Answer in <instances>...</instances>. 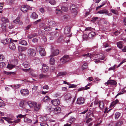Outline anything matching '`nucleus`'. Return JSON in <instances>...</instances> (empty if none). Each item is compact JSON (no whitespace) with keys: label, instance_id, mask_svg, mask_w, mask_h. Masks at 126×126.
I'll return each instance as SVG.
<instances>
[{"label":"nucleus","instance_id":"obj_1","mask_svg":"<svg viewBox=\"0 0 126 126\" xmlns=\"http://www.w3.org/2000/svg\"><path fill=\"white\" fill-rule=\"evenodd\" d=\"M27 55L28 56L30 57H34L36 55V51L33 48H29L27 50Z\"/></svg>","mask_w":126,"mask_h":126},{"label":"nucleus","instance_id":"obj_2","mask_svg":"<svg viewBox=\"0 0 126 126\" xmlns=\"http://www.w3.org/2000/svg\"><path fill=\"white\" fill-rule=\"evenodd\" d=\"M10 42L9 45V47L10 49L13 50H15L16 47L15 44L13 43V42H16L17 40H14L11 38L10 39Z\"/></svg>","mask_w":126,"mask_h":126},{"label":"nucleus","instance_id":"obj_3","mask_svg":"<svg viewBox=\"0 0 126 126\" xmlns=\"http://www.w3.org/2000/svg\"><path fill=\"white\" fill-rule=\"evenodd\" d=\"M70 60V58L68 55H65L61 58L60 59V61H62L61 62L62 64H64L66 62H69Z\"/></svg>","mask_w":126,"mask_h":126},{"label":"nucleus","instance_id":"obj_4","mask_svg":"<svg viewBox=\"0 0 126 126\" xmlns=\"http://www.w3.org/2000/svg\"><path fill=\"white\" fill-rule=\"evenodd\" d=\"M21 10L24 13H26L28 10H32V8L28 5H22L21 8Z\"/></svg>","mask_w":126,"mask_h":126},{"label":"nucleus","instance_id":"obj_5","mask_svg":"<svg viewBox=\"0 0 126 126\" xmlns=\"http://www.w3.org/2000/svg\"><path fill=\"white\" fill-rule=\"evenodd\" d=\"M61 108L60 107H57L54 109L53 108V110L51 112H53V115L54 114H57L60 113L61 112Z\"/></svg>","mask_w":126,"mask_h":126},{"label":"nucleus","instance_id":"obj_6","mask_svg":"<svg viewBox=\"0 0 126 126\" xmlns=\"http://www.w3.org/2000/svg\"><path fill=\"white\" fill-rule=\"evenodd\" d=\"M20 92L21 95L23 96L27 95L29 93V91L27 89L21 90Z\"/></svg>","mask_w":126,"mask_h":126},{"label":"nucleus","instance_id":"obj_7","mask_svg":"<svg viewBox=\"0 0 126 126\" xmlns=\"http://www.w3.org/2000/svg\"><path fill=\"white\" fill-rule=\"evenodd\" d=\"M39 52L40 55L42 56H45L46 55V52L44 48L41 47H39Z\"/></svg>","mask_w":126,"mask_h":126},{"label":"nucleus","instance_id":"obj_8","mask_svg":"<svg viewBox=\"0 0 126 126\" xmlns=\"http://www.w3.org/2000/svg\"><path fill=\"white\" fill-rule=\"evenodd\" d=\"M85 99L84 98L82 97H80L78 98L77 103L79 105L82 104L84 103Z\"/></svg>","mask_w":126,"mask_h":126},{"label":"nucleus","instance_id":"obj_9","mask_svg":"<svg viewBox=\"0 0 126 126\" xmlns=\"http://www.w3.org/2000/svg\"><path fill=\"white\" fill-rule=\"evenodd\" d=\"M51 54L49 56V57L55 56L58 54L59 52V50L58 49L53 50L52 49Z\"/></svg>","mask_w":126,"mask_h":126},{"label":"nucleus","instance_id":"obj_10","mask_svg":"<svg viewBox=\"0 0 126 126\" xmlns=\"http://www.w3.org/2000/svg\"><path fill=\"white\" fill-rule=\"evenodd\" d=\"M46 110L48 114H49L51 115H53V112H51L53 110V108L51 106L47 107L46 108Z\"/></svg>","mask_w":126,"mask_h":126},{"label":"nucleus","instance_id":"obj_11","mask_svg":"<svg viewBox=\"0 0 126 126\" xmlns=\"http://www.w3.org/2000/svg\"><path fill=\"white\" fill-rule=\"evenodd\" d=\"M109 84L116 85L117 84V82L115 80H114L109 79L105 83V85L106 86Z\"/></svg>","mask_w":126,"mask_h":126},{"label":"nucleus","instance_id":"obj_12","mask_svg":"<svg viewBox=\"0 0 126 126\" xmlns=\"http://www.w3.org/2000/svg\"><path fill=\"white\" fill-rule=\"evenodd\" d=\"M51 102L54 106H57L60 103V102L58 99H55L51 101Z\"/></svg>","mask_w":126,"mask_h":126},{"label":"nucleus","instance_id":"obj_13","mask_svg":"<svg viewBox=\"0 0 126 126\" xmlns=\"http://www.w3.org/2000/svg\"><path fill=\"white\" fill-rule=\"evenodd\" d=\"M71 28L69 26H66L64 28V32L65 34H67L70 32Z\"/></svg>","mask_w":126,"mask_h":126},{"label":"nucleus","instance_id":"obj_14","mask_svg":"<svg viewBox=\"0 0 126 126\" xmlns=\"http://www.w3.org/2000/svg\"><path fill=\"white\" fill-rule=\"evenodd\" d=\"M27 104L30 108H33L34 106L36 105V103L34 102L30 101L28 102Z\"/></svg>","mask_w":126,"mask_h":126},{"label":"nucleus","instance_id":"obj_15","mask_svg":"<svg viewBox=\"0 0 126 126\" xmlns=\"http://www.w3.org/2000/svg\"><path fill=\"white\" fill-rule=\"evenodd\" d=\"M20 20V18L19 17H17L13 21V22L14 23H15L16 24L18 23V24L19 25H21L23 24V23L22 22H19Z\"/></svg>","mask_w":126,"mask_h":126},{"label":"nucleus","instance_id":"obj_16","mask_svg":"<svg viewBox=\"0 0 126 126\" xmlns=\"http://www.w3.org/2000/svg\"><path fill=\"white\" fill-rule=\"evenodd\" d=\"M96 55L98 59L103 60H104L105 58V56L103 54L101 53H100L97 54Z\"/></svg>","mask_w":126,"mask_h":126},{"label":"nucleus","instance_id":"obj_17","mask_svg":"<svg viewBox=\"0 0 126 126\" xmlns=\"http://www.w3.org/2000/svg\"><path fill=\"white\" fill-rule=\"evenodd\" d=\"M41 105L40 104H37L36 103V105L34 106L33 107L34 110L36 111H38L40 110Z\"/></svg>","mask_w":126,"mask_h":126},{"label":"nucleus","instance_id":"obj_18","mask_svg":"<svg viewBox=\"0 0 126 126\" xmlns=\"http://www.w3.org/2000/svg\"><path fill=\"white\" fill-rule=\"evenodd\" d=\"M42 71L45 73L47 72L48 70V67L46 64H43L42 65Z\"/></svg>","mask_w":126,"mask_h":126},{"label":"nucleus","instance_id":"obj_19","mask_svg":"<svg viewBox=\"0 0 126 126\" xmlns=\"http://www.w3.org/2000/svg\"><path fill=\"white\" fill-rule=\"evenodd\" d=\"M38 16L36 13L34 12L32 13L30 16L31 18L34 19H35L37 18Z\"/></svg>","mask_w":126,"mask_h":126},{"label":"nucleus","instance_id":"obj_20","mask_svg":"<svg viewBox=\"0 0 126 126\" xmlns=\"http://www.w3.org/2000/svg\"><path fill=\"white\" fill-rule=\"evenodd\" d=\"M27 49V47H23L21 46H18V50L19 52H23L25 51Z\"/></svg>","mask_w":126,"mask_h":126},{"label":"nucleus","instance_id":"obj_21","mask_svg":"<svg viewBox=\"0 0 126 126\" xmlns=\"http://www.w3.org/2000/svg\"><path fill=\"white\" fill-rule=\"evenodd\" d=\"M65 98L66 100H69L70 101L71 99L72 98V96L70 94L68 93L65 95Z\"/></svg>","mask_w":126,"mask_h":126},{"label":"nucleus","instance_id":"obj_22","mask_svg":"<svg viewBox=\"0 0 126 126\" xmlns=\"http://www.w3.org/2000/svg\"><path fill=\"white\" fill-rule=\"evenodd\" d=\"M78 9H75L73 10H70L71 11L72 15L74 16H76L78 13L77 12Z\"/></svg>","mask_w":126,"mask_h":126},{"label":"nucleus","instance_id":"obj_23","mask_svg":"<svg viewBox=\"0 0 126 126\" xmlns=\"http://www.w3.org/2000/svg\"><path fill=\"white\" fill-rule=\"evenodd\" d=\"M48 22V25L49 26L55 27L57 25V24L55 21H51L50 22Z\"/></svg>","mask_w":126,"mask_h":126},{"label":"nucleus","instance_id":"obj_24","mask_svg":"<svg viewBox=\"0 0 126 126\" xmlns=\"http://www.w3.org/2000/svg\"><path fill=\"white\" fill-rule=\"evenodd\" d=\"M1 42L4 45L7 44L10 42L9 40L8 39H6L5 40H1Z\"/></svg>","mask_w":126,"mask_h":126},{"label":"nucleus","instance_id":"obj_25","mask_svg":"<svg viewBox=\"0 0 126 126\" xmlns=\"http://www.w3.org/2000/svg\"><path fill=\"white\" fill-rule=\"evenodd\" d=\"M48 76L47 75L41 74L39 75V79H45L47 78Z\"/></svg>","mask_w":126,"mask_h":126},{"label":"nucleus","instance_id":"obj_26","mask_svg":"<svg viewBox=\"0 0 126 126\" xmlns=\"http://www.w3.org/2000/svg\"><path fill=\"white\" fill-rule=\"evenodd\" d=\"M76 120V119L73 117H71L68 120L69 122L71 124H72Z\"/></svg>","mask_w":126,"mask_h":126},{"label":"nucleus","instance_id":"obj_27","mask_svg":"<svg viewBox=\"0 0 126 126\" xmlns=\"http://www.w3.org/2000/svg\"><path fill=\"white\" fill-rule=\"evenodd\" d=\"M50 35L53 36L54 37V38H56L59 35L58 33L56 32H51L50 33Z\"/></svg>","mask_w":126,"mask_h":126},{"label":"nucleus","instance_id":"obj_28","mask_svg":"<svg viewBox=\"0 0 126 126\" xmlns=\"http://www.w3.org/2000/svg\"><path fill=\"white\" fill-rule=\"evenodd\" d=\"M99 107L101 110H102L104 108V103L102 101H100L99 103Z\"/></svg>","mask_w":126,"mask_h":126},{"label":"nucleus","instance_id":"obj_29","mask_svg":"<svg viewBox=\"0 0 126 126\" xmlns=\"http://www.w3.org/2000/svg\"><path fill=\"white\" fill-rule=\"evenodd\" d=\"M97 13L100 14H107L108 13V12L107 10L104 9L98 11Z\"/></svg>","mask_w":126,"mask_h":126},{"label":"nucleus","instance_id":"obj_30","mask_svg":"<svg viewBox=\"0 0 126 126\" xmlns=\"http://www.w3.org/2000/svg\"><path fill=\"white\" fill-rule=\"evenodd\" d=\"M93 55L91 54L87 53L86 54H84L82 55L83 57H85V58H86L87 57H89L90 58L92 57Z\"/></svg>","mask_w":126,"mask_h":126},{"label":"nucleus","instance_id":"obj_31","mask_svg":"<svg viewBox=\"0 0 126 126\" xmlns=\"http://www.w3.org/2000/svg\"><path fill=\"white\" fill-rule=\"evenodd\" d=\"M1 20V21L4 23H8L9 21L8 18L4 17H2Z\"/></svg>","mask_w":126,"mask_h":126},{"label":"nucleus","instance_id":"obj_32","mask_svg":"<svg viewBox=\"0 0 126 126\" xmlns=\"http://www.w3.org/2000/svg\"><path fill=\"white\" fill-rule=\"evenodd\" d=\"M37 34L36 33H34L31 34H29L28 36V37L29 39H31L34 37L37 36Z\"/></svg>","mask_w":126,"mask_h":126},{"label":"nucleus","instance_id":"obj_33","mask_svg":"<svg viewBox=\"0 0 126 126\" xmlns=\"http://www.w3.org/2000/svg\"><path fill=\"white\" fill-rule=\"evenodd\" d=\"M19 44L27 46V43L26 41L24 40H21L19 41Z\"/></svg>","mask_w":126,"mask_h":126},{"label":"nucleus","instance_id":"obj_34","mask_svg":"<svg viewBox=\"0 0 126 126\" xmlns=\"http://www.w3.org/2000/svg\"><path fill=\"white\" fill-rule=\"evenodd\" d=\"M67 74V73L65 72H60L57 75L58 77H61Z\"/></svg>","mask_w":126,"mask_h":126},{"label":"nucleus","instance_id":"obj_35","mask_svg":"<svg viewBox=\"0 0 126 126\" xmlns=\"http://www.w3.org/2000/svg\"><path fill=\"white\" fill-rule=\"evenodd\" d=\"M24 122L28 123L32 122V120L31 119L26 117H24Z\"/></svg>","mask_w":126,"mask_h":126},{"label":"nucleus","instance_id":"obj_36","mask_svg":"<svg viewBox=\"0 0 126 126\" xmlns=\"http://www.w3.org/2000/svg\"><path fill=\"white\" fill-rule=\"evenodd\" d=\"M95 33L94 32H90L88 34V36L90 38L93 37L95 35Z\"/></svg>","mask_w":126,"mask_h":126},{"label":"nucleus","instance_id":"obj_37","mask_svg":"<svg viewBox=\"0 0 126 126\" xmlns=\"http://www.w3.org/2000/svg\"><path fill=\"white\" fill-rule=\"evenodd\" d=\"M88 67L87 63H86L83 64L82 66V70H83L87 68Z\"/></svg>","mask_w":126,"mask_h":126},{"label":"nucleus","instance_id":"obj_38","mask_svg":"<svg viewBox=\"0 0 126 126\" xmlns=\"http://www.w3.org/2000/svg\"><path fill=\"white\" fill-rule=\"evenodd\" d=\"M119 102L118 100L117 99H116L114 101L112 102L111 105V106H113L114 105L118 103Z\"/></svg>","mask_w":126,"mask_h":126},{"label":"nucleus","instance_id":"obj_39","mask_svg":"<svg viewBox=\"0 0 126 126\" xmlns=\"http://www.w3.org/2000/svg\"><path fill=\"white\" fill-rule=\"evenodd\" d=\"M123 124L122 121H118L115 124V126H121Z\"/></svg>","mask_w":126,"mask_h":126},{"label":"nucleus","instance_id":"obj_40","mask_svg":"<svg viewBox=\"0 0 126 126\" xmlns=\"http://www.w3.org/2000/svg\"><path fill=\"white\" fill-rule=\"evenodd\" d=\"M52 28L49 26L45 27L44 28V30L47 31H48L51 30Z\"/></svg>","mask_w":126,"mask_h":126},{"label":"nucleus","instance_id":"obj_41","mask_svg":"<svg viewBox=\"0 0 126 126\" xmlns=\"http://www.w3.org/2000/svg\"><path fill=\"white\" fill-rule=\"evenodd\" d=\"M22 65L24 66V67L26 68L28 67H29V63L27 62H24L22 64Z\"/></svg>","mask_w":126,"mask_h":126},{"label":"nucleus","instance_id":"obj_42","mask_svg":"<svg viewBox=\"0 0 126 126\" xmlns=\"http://www.w3.org/2000/svg\"><path fill=\"white\" fill-rule=\"evenodd\" d=\"M1 118L4 119L6 120V121H7V122L9 123L10 124H12L13 123L12 122V121H10L9 120H8V118L6 117H1Z\"/></svg>","mask_w":126,"mask_h":126},{"label":"nucleus","instance_id":"obj_43","mask_svg":"<svg viewBox=\"0 0 126 126\" xmlns=\"http://www.w3.org/2000/svg\"><path fill=\"white\" fill-rule=\"evenodd\" d=\"M50 63L52 65H53L55 63V60L53 58H51L49 60Z\"/></svg>","mask_w":126,"mask_h":126},{"label":"nucleus","instance_id":"obj_44","mask_svg":"<svg viewBox=\"0 0 126 126\" xmlns=\"http://www.w3.org/2000/svg\"><path fill=\"white\" fill-rule=\"evenodd\" d=\"M120 113L118 112H116L115 114V119H117L120 116Z\"/></svg>","mask_w":126,"mask_h":126},{"label":"nucleus","instance_id":"obj_45","mask_svg":"<svg viewBox=\"0 0 126 126\" xmlns=\"http://www.w3.org/2000/svg\"><path fill=\"white\" fill-rule=\"evenodd\" d=\"M56 14L58 15H60L62 13V11L59 9H57L56 11Z\"/></svg>","mask_w":126,"mask_h":126},{"label":"nucleus","instance_id":"obj_46","mask_svg":"<svg viewBox=\"0 0 126 126\" xmlns=\"http://www.w3.org/2000/svg\"><path fill=\"white\" fill-rule=\"evenodd\" d=\"M75 9H78V8L74 4H72L71 6L70 10H71Z\"/></svg>","mask_w":126,"mask_h":126},{"label":"nucleus","instance_id":"obj_47","mask_svg":"<svg viewBox=\"0 0 126 126\" xmlns=\"http://www.w3.org/2000/svg\"><path fill=\"white\" fill-rule=\"evenodd\" d=\"M107 1H106L105 2H102V4L100 6H98V7H97L96 8V10H97L98 8H100V7H102L104 5H105L106 3H107Z\"/></svg>","mask_w":126,"mask_h":126},{"label":"nucleus","instance_id":"obj_48","mask_svg":"<svg viewBox=\"0 0 126 126\" xmlns=\"http://www.w3.org/2000/svg\"><path fill=\"white\" fill-rule=\"evenodd\" d=\"M117 46L118 47L120 48H122V46L121 42H117Z\"/></svg>","mask_w":126,"mask_h":126},{"label":"nucleus","instance_id":"obj_49","mask_svg":"<svg viewBox=\"0 0 126 126\" xmlns=\"http://www.w3.org/2000/svg\"><path fill=\"white\" fill-rule=\"evenodd\" d=\"M122 36V37L121 38V40H123L125 42H126V35L123 34Z\"/></svg>","mask_w":126,"mask_h":126},{"label":"nucleus","instance_id":"obj_50","mask_svg":"<svg viewBox=\"0 0 126 126\" xmlns=\"http://www.w3.org/2000/svg\"><path fill=\"white\" fill-rule=\"evenodd\" d=\"M111 12L114 14L118 15V12L116 10L111 9Z\"/></svg>","mask_w":126,"mask_h":126},{"label":"nucleus","instance_id":"obj_51","mask_svg":"<svg viewBox=\"0 0 126 126\" xmlns=\"http://www.w3.org/2000/svg\"><path fill=\"white\" fill-rule=\"evenodd\" d=\"M49 99V97L48 96H46L44 98L43 101L44 102H46Z\"/></svg>","mask_w":126,"mask_h":126},{"label":"nucleus","instance_id":"obj_52","mask_svg":"<svg viewBox=\"0 0 126 126\" xmlns=\"http://www.w3.org/2000/svg\"><path fill=\"white\" fill-rule=\"evenodd\" d=\"M61 9L62 10L64 11H67L68 10L67 7L64 6H62L61 7Z\"/></svg>","mask_w":126,"mask_h":126},{"label":"nucleus","instance_id":"obj_53","mask_svg":"<svg viewBox=\"0 0 126 126\" xmlns=\"http://www.w3.org/2000/svg\"><path fill=\"white\" fill-rule=\"evenodd\" d=\"M49 3L52 5H54L56 3V2L54 0H50L49 1Z\"/></svg>","mask_w":126,"mask_h":126},{"label":"nucleus","instance_id":"obj_54","mask_svg":"<svg viewBox=\"0 0 126 126\" xmlns=\"http://www.w3.org/2000/svg\"><path fill=\"white\" fill-rule=\"evenodd\" d=\"M14 66V65L9 64H8L7 66V67L9 69H12Z\"/></svg>","mask_w":126,"mask_h":126},{"label":"nucleus","instance_id":"obj_55","mask_svg":"<svg viewBox=\"0 0 126 126\" xmlns=\"http://www.w3.org/2000/svg\"><path fill=\"white\" fill-rule=\"evenodd\" d=\"M5 65V64L4 62L0 63V68H2Z\"/></svg>","mask_w":126,"mask_h":126},{"label":"nucleus","instance_id":"obj_56","mask_svg":"<svg viewBox=\"0 0 126 126\" xmlns=\"http://www.w3.org/2000/svg\"><path fill=\"white\" fill-rule=\"evenodd\" d=\"M40 125L41 126H49L45 122H43L40 124Z\"/></svg>","mask_w":126,"mask_h":126},{"label":"nucleus","instance_id":"obj_57","mask_svg":"<svg viewBox=\"0 0 126 126\" xmlns=\"http://www.w3.org/2000/svg\"><path fill=\"white\" fill-rule=\"evenodd\" d=\"M39 10L40 12L43 14L45 12V9L43 7H41L40 8Z\"/></svg>","mask_w":126,"mask_h":126},{"label":"nucleus","instance_id":"obj_58","mask_svg":"<svg viewBox=\"0 0 126 126\" xmlns=\"http://www.w3.org/2000/svg\"><path fill=\"white\" fill-rule=\"evenodd\" d=\"M116 66V65L115 64H114L113 66H112V67H111L109 69V71H110L111 70H114L115 69V68Z\"/></svg>","mask_w":126,"mask_h":126},{"label":"nucleus","instance_id":"obj_59","mask_svg":"<svg viewBox=\"0 0 126 126\" xmlns=\"http://www.w3.org/2000/svg\"><path fill=\"white\" fill-rule=\"evenodd\" d=\"M24 104V101H21L19 103V106L22 108H23Z\"/></svg>","mask_w":126,"mask_h":126},{"label":"nucleus","instance_id":"obj_60","mask_svg":"<svg viewBox=\"0 0 126 126\" xmlns=\"http://www.w3.org/2000/svg\"><path fill=\"white\" fill-rule=\"evenodd\" d=\"M91 84V83H88L87 85H86L84 87V90H87L88 89L90 88V87H87Z\"/></svg>","mask_w":126,"mask_h":126},{"label":"nucleus","instance_id":"obj_61","mask_svg":"<svg viewBox=\"0 0 126 126\" xmlns=\"http://www.w3.org/2000/svg\"><path fill=\"white\" fill-rule=\"evenodd\" d=\"M43 88L44 89H46L47 90L49 89V87L47 85H45L43 87Z\"/></svg>","mask_w":126,"mask_h":126},{"label":"nucleus","instance_id":"obj_62","mask_svg":"<svg viewBox=\"0 0 126 126\" xmlns=\"http://www.w3.org/2000/svg\"><path fill=\"white\" fill-rule=\"evenodd\" d=\"M63 39V37L62 36L60 37L58 40V42L59 43Z\"/></svg>","mask_w":126,"mask_h":126},{"label":"nucleus","instance_id":"obj_63","mask_svg":"<svg viewBox=\"0 0 126 126\" xmlns=\"http://www.w3.org/2000/svg\"><path fill=\"white\" fill-rule=\"evenodd\" d=\"M92 119L91 118H88L86 121V123H88L92 121Z\"/></svg>","mask_w":126,"mask_h":126},{"label":"nucleus","instance_id":"obj_64","mask_svg":"<svg viewBox=\"0 0 126 126\" xmlns=\"http://www.w3.org/2000/svg\"><path fill=\"white\" fill-rule=\"evenodd\" d=\"M41 21V19H39L33 22V23L34 25H36L38 22H40Z\"/></svg>","mask_w":126,"mask_h":126}]
</instances>
